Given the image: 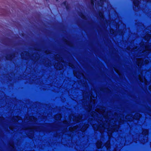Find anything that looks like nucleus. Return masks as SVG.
Here are the masks:
<instances>
[{
  "label": "nucleus",
  "mask_w": 151,
  "mask_h": 151,
  "mask_svg": "<svg viewBox=\"0 0 151 151\" xmlns=\"http://www.w3.org/2000/svg\"><path fill=\"white\" fill-rule=\"evenodd\" d=\"M139 0H134L133 4L136 7L138 8L139 6Z\"/></svg>",
  "instance_id": "f257e3e1"
},
{
  "label": "nucleus",
  "mask_w": 151,
  "mask_h": 151,
  "mask_svg": "<svg viewBox=\"0 0 151 151\" xmlns=\"http://www.w3.org/2000/svg\"><path fill=\"white\" fill-rule=\"evenodd\" d=\"M14 56V54H10L9 56H6V59L7 60H9L10 61L12 60L13 58V57Z\"/></svg>",
  "instance_id": "f03ea898"
},
{
  "label": "nucleus",
  "mask_w": 151,
  "mask_h": 151,
  "mask_svg": "<svg viewBox=\"0 0 151 151\" xmlns=\"http://www.w3.org/2000/svg\"><path fill=\"white\" fill-rule=\"evenodd\" d=\"M79 16L83 19L85 20L86 19V17L82 12L80 14H79Z\"/></svg>",
  "instance_id": "7ed1b4c3"
},
{
  "label": "nucleus",
  "mask_w": 151,
  "mask_h": 151,
  "mask_svg": "<svg viewBox=\"0 0 151 151\" xmlns=\"http://www.w3.org/2000/svg\"><path fill=\"white\" fill-rule=\"evenodd\" d=\"M65 41L68 45L70 47H73V46L72 45H71V43L70 42L66 40L65 39Z\"/></svg>",
  "instance_id": "20e7f679"
},
{
  "label": "nucleus",
  "mask_w": 151,
  "mask_h": 151,
  "mask_svg": "<svg viewBox=\"0 0 151 151\" xmlns=\"http://www.w3.org/2000/svg\"><path fill=\"white\" fill-rule=\"evenodd\" d=\"M68 4L66 1H64L62 3V4L65 6L67 4Z\"/></svg>",
  "instance_id": "39448f33"
},
{
  "label": "nucleus",
  "mask_w": 151,
  "mask_h": 151,
  "mask_svg": "<svg viewBox=\"0 0 151 151\" xmlns=\"http://www.w3.org/2000/svg\"><path fill=\"white\" fill-rule=\"evenodd\" d=\"M67 10H68L70 9V6L69 4H68L65 6Z\"/></svg>",
  "instance_id": "423d86ee"
},
{
  "label": "nucleus",
  "mask_w": 151,
  "mask_h": 151,
  "mask_svg": "<svg viewBox=\"0 0 151 151\" xmlns=\"http://www.w3.org/2000/svg\"><path fill=\"white\" fill-rule=\"evenodd\" d=\"M99 15L101 19H104V17L103 16H102V14L101 13V12H99Z\"/></svg>",
  "instance_id": "0eeeda50"
},
{
  "label": "nucleus",
  "mask_w": 151,
  "mask_h": 151,
  "mask_svg": "<svg viewBox=\"0 0 151 151\" xmlns=\"http://www.w3.org/2000/svg\"><path fill=\"white\" fill-rule=\"evenodd\" d=\"M101 5L103 4L104 2L105 1V0H99Z\"/></svg>",
  "instance_id": "6e6552de"
},
{
  "label": "nucleus",
  "mask_w": 151,
  "mask_h": 151,
  "mask_svg": "<svg viewBox=\"0 0 151 151\" xmlns=\"http://www.w3.org/2000/svg\"><path fill=\"white\" fill-rule=\"evenodd\" d=\"M94 0H91V3L92 5H94Z\"/></svg>",
  "instance_id": "1a4fd4ad"
},
{
  "label": "nucleus",
  "mask_w": 151,
  "mask_h": 151,
  "mask_svg": "<svg viewBox=\"0 0 151 151\" xmlns=\"http://www.w3.org/2000/svg\"><path fill=\"white\" fill-rule=\"evenodd\" d=\"M101 145H102L100 143L99 144L98 146H99V147H100L101 146Z\"/></svg>",
  "instance_id": "9d476101"
},
{
  "label": "nucleus",
  "mask_w": 151,
  "mask_h": 151,
  "mask_svg": "<svg viewBox=\"0 0 151 151\" xmlns=\"http://www.w3.org/2000/svg\"><path fill=\"white\" fill-rule=\"evenodd\" d=\"M7 39H8V40H10V39L9 38H8Z\"/></svg>",
  "instance_id": "9b49d317"
},
{
  "label": "nucleus",
  "mask_w": 151,
  "mask_h": 151,
  "mask_svg": "<svg viewBox=\"0 0 151 151\" xmlns=\"http://www.w3.org/2000/svg\"><path fill=\"white\" fill-rule=\"evenodd\" d=\"M56 1H59V0H56Z\"/></svg>",
  "instance_id": "f8f14e48"
},
{
  "label": "nucleus",
  "mask_w": 151,
  "mask_h": 151,
  "mask_svg": "<svg viewBox=\"0 0 151 151\" xmlns=\"http://www.w3.org/2000/svg\"><path fill=\"white\" fill-rule=\"evenodd\" d=\"M25 53H27V52L25 51Z\"/></svg>",
  "instance_id": "ddd939ff"
},
{
  "label": "nucleus",
  "mask_w": 151,
  "mask_h": 151,
  "mask_svg": "<svg viewBox=\"0 0 151 151\" xmlns=\"http://www.w3.org/2000/svg\"><path fill=\"white\" fill-rule=\"evenodd\" d=\"M96 0H94L95 1H96Z\"/></svg>",
  "instance_id": "4468645a"
},
{
  "label": "nucleus",
  "mask_w": 151,
  "mask_h": 151,
  "mask_svg": "<svg viewBox=\"0 0 151 151\" xmlns=\"http://www.w3.org/2000/svg\"><path fill=\"white\" fill-rule=\"evenodd\" d=\"M100 6H101V5H100Z\"/></svg>",
  "instance_id": "2eb2a0df"
}]
</instances>
